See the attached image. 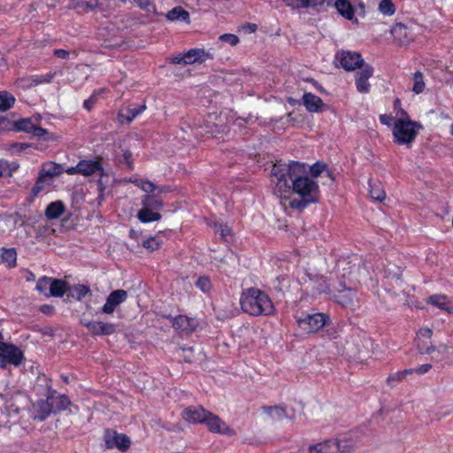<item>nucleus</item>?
<instances>
[{
  "label": "nucleus",
  "instance_id": "1",
  "mask_svg": "<svg viewBox=\"0 0 453 453\" xmlns=\"http://www.w3.org/2000/svg\"><path fill=\"white\" fill-rule=\"evenodd\" d=\"M305 165L298 162L275 164L272 174L276 178L274 193L286 207L303 209L319 200V184L308 176H303Z\"/></svg>",
  "mask_w": 453,
  "mask_h": 453
},
{
  "label": "nucleus",
  "instance_id": "2",
  "mask_svg": "<svg viewBox=\"0 0 453 453\" xmlns=\"http://www.w3.org/2000/svg\"><path fill=\"white\" fill-rule=\"evenodd\" d=\"M240 303L242 310L252 316H269L274 312V306L269 296L256 288L245 289Z\"/></svg>",
  "mask_w": 453,
  "mask_h": 453
},
{
  "label": "nucleus",
  "instance_id": "3",
  "mask_svg": "<svg viewBox=\"0 0 453 453\" xmlns=\"http://www.w3.org/2000/svg\"><path fill=\"white\" fill-rule=\"evenodd\" d=\"M422 125L411 120L408 113L402 110L394 124L393 135L399 145L410 147L418 135Z\"/></svg>",
  "mask_w": 453,
  "mask_h": 453
},
{
  "label": "nucleus",
  "instance_id": "4",
  "mask_svg": "<svg viewBox=\"0 0 453 453\" xmlns=\"http://www.w3.org/2000/svg\"><path fill=\"white\" fill-rule=\"evenodd\" d=\"M64 171L62 165L49 162L42 165L38 179L32 189L35 196H37L45 187L50 186L54 177L59 176Z\"/></svg>",
  "mask_w": 453,
  "mask_h": 453
},
{
  "label": "nucleus",
  "instance_id": "5",
  "mask_svg": "<svg viewBox=\"0 0 453 453\" xmlns=\"http://www.w3.org/2000/svg\"><path fill=\"white\" fill-rule=\"evenodd\" d=\"M328 319V316L323 313L305 314L297 319V323L302 330L309 334L324 327Z\"/></svg>",
  "mask_w": 453,
  "mask_h": 453
},
{
  "label": "nucleus",
  "instance_id": "6",
  "mask_svg": "<svg viewBox=\"0 0 453 453\" xmlns=\"http://www.w3.org/2000/svg\"><path fill=\"white\" fill-rule=\"evenodd\" d=\"M413 28V23H411L410 25L402 22L395 23L391 28V34L395 42L399 45L409 44L415 37Z\"/></svg>",
  "mask_w": 453,
  "mask_h": 453
},
{
  "label": "nucleus",
  "instance_id": "7",
  "mask_svg": "<svg viewBox=\"0 0 453 453\" xmlns=\"http://www.w3.org/2000/svg\"><path fill=\"white\" fill-rule=\"evenodd\" d=\"M22 358L23 354L17 347L6 343L0 344V367H5L6 363L19 365Z\"/></svg>",
  "mask_w": 453,
  "mask_h": 453
},
{
  "label": "nucleus",
  "instance_id": "8",
  "mask_svg": "<svg viewBox=\"0 0 453 453\" xmlns=\"http://www.w3.org/2000/svg\"><path fill=\"white\" fill-rule=\"evenodd\" d=\"M336 58L339 60L341 65L348 71L361 67L364 62L361 54L352 51L342 50L337 54Z\"/></svg>",
  "mask_w": 453,
  "mask_h": 453
},
{
  "label": "nucleus",
  "instance_id": "9",
  "mask_svg": "<svg viewBox=\"0 0 453 453\" xmlns=\"http://www.w3.org/2000/svg\"><path fill=\"white\" fill-rule=\"evenodd\" d=\"M341 288L334 295L335 301L343 307H353L357 303L356 290L340 284Z\"/></svg>",
  "mask_w": 453,
  "mask_h": 453
},
{
  "label": "nucleus",
  "instance_id": "10",
  "mask_svg": "<svg viewBox=\"0 0 453 453\" xmlns=\"http://www.w3.org/2000/svg\"><path fill=\"white\" fill-rule=\"evenodd\" d=\"M208 429L212 433L223 434H234V432L219 418V417L208 411L204 421Z\"/></svg>",
  "mask_w": 453,
  "mask_h": 453
},
{
  "label": "nucleus",
  "instance_id": "11",
  "mask_svg": "<svg viewBox=\"0 0 453 453\" xmlns=\"http://www.w3.org/2000/svg\"><path fill=\"white\" fill-rule=\"evenodd\" d=\"M127 298V292L124 289L112 291L107 297L106 303L102 308V311L106 314H111L116 307L125 302Z\"/></svg>",
  "mask_w": 453,
  "mask_h": 453
},
{
  "label": "nucleus",
  "instance_id": "12",
  "mask_svg": "<svg viewBox=\"0 0 453 453\" xmlns=\"http://www.w3.org/2000/svg\"><path fill=\"white\" fill-rule=\"evenodd\" d=\"M84 326L88 329L89 333L93 336L110 335L116 332V326L112 323L90 321L84 323Z\"/></svg>",
  "mask_w": 453,
  "mask_h": 453
},
{
  "label": "nucleus",
  "instance_id": "13",
  "mask_svg": "<svg viewBox=\"0 0 453 453\" xmlns=\"http://www.w3.org/2000/svg\"><path fill=\"white\" fill-rule=\"evenodd\" d=\"M207 413L202 406H189L183 410L182 418L189 423H203Z\"/></svg>",
  "mask_w": 453,
  "mask_h": 453
},
{
  "label": "nucleus",
  "instance_id": "14",
  "mask_svg": "<svg viewBox=\"0 0 453 453\" xmlns=\"http://www.w3.org/2000/svg\"><path fill=\"white\" fill-rule=\"evenodd\" d=\"M373 73V68L371 65H364L363 69L357 73L356 84L357 88L360 93H367L370 90V83L368 82L369 78Z\"/></svg>",
  "mask_w": 453,
  "mask_h": 453
},
{
  "label": "nucleus",
  "instance_id": "15",
  "mask_svg": "<svg viewBox=\"0 0 453 453\" xmlns=\"http://www.w3.org/2000/svg\"><path fill=\"white\" fill-rule=\"evenodd\" d=\"M303 104L310 112H322L326 109V105L322 99L311 93H304Z\"/></svg>",
  "mask_w": 453,
  "mask_h": 453
},
{
  "label": "nucleus",
  "instance_id": "16",
  "mask_svg": "<svg viewBox=\"0 0 453 453\" xmlns=\"http://www.w3.org/2000/svg\"><path fill=\"white\" fill-rule=\"evenodd\" d=\"M105 443L108 448L116 447L119 449L125 450L129 448L131 441L127 435L113 432L112 435L107 436Z\"/></svg>",
  "mask_w": 453,
  "mask_h": 453
},
{
  "label": "nucleus",
  "instance_id": "17",
  "mask_svg": "<svg viewBox=\"0 0 453 453\" xmlns=\"http://www.w3.org/2000/svg\"><path fill=\"white\" fill-rule=\"evenodd\" d=\"M185 58L188 60V64L191 65L196 62L203 63L206 59H212L213 55L209 52L205 51L203 49H191L185 53Z\"/></svg>",
  "mask_w": 453,
  "mask_h": 453
},
{
  "label": "nucleus",
  "instance_id": "18",
  "mask_svg": "<svg viewBox=\"0 0 453 453\" xmlns=\"http://www.w3.org/2000/svg\"><path fill=\"white\" fill-rule=\"evenodd\" d=\"M196 322L193 319H189L183 315L176 317L173 321V326L175 329L184 332L186 334L193 332L196 329Z\"/></svg>",
  "mask_w": 453,
  "mask_h": 453
},
{
  "label": "nucleus",
  "instance_id": "19",
  "mask_svg": "<svg viewBox=\"0 0 453 453\" xmlns=\"http://www.w3.org/2000/svg\"><path fill=\"white\" fill-rule=\"evenodd\" d=\"M76 169L77 173L85 176H89L96 173L102 174L103 172V168L96 161H81L77 165Z\"/></svg>",
  "mask_w": 453,
  "mask_h": 453
},
{
  "label": "nucleus",
  "instance_id": "20",
  "mask_svg": "<svg viewBox=\"0 0 453 453\" xmlns=\"http://www.w3.org/2000/svg\"><path fill=\"white\" fill-rule=\"evenodd\" d=\"M52 404L49 398L47 400H40L35 405L36 413L34 418L39 421H43L47 417L53 412Z\"/></svg>",
  "mask_w": 453,
  "mask_h": 453
},
{
  "label": "nucleus",
  "instance_id": "21",
  "mask_svg": "<svg viewBox=\"0 0 453 453\" xmlns=\"http://www.w3.org/2000/svg\"><path fill=\"white\" fill-rule=\"evenodd\" d=\"M334 441L326 440L322 442L310 445L308 453H335Z\"/></svg>",
  "mask_w": 453,
  "mask_h": 453
},
{
  "label": "nucleus",
  "instance_id": "22",
  "mask_svg": "<svg viewBox=\"0 0 453 453\" xmlns=\"http://www.w3.org/2000/svg\"><path fill=\"white\" fill-rule=\"evenodd\" d=\"M428 303H431L441 310L446 311L448 313L453 314V306H449V301L444 295H434L431 296L428 300Z\"/></svg>",
  "mask_w": 453,
  "mask_h": 453
},
{
  "label": "nucleus",
  "instance_id": "23",
  "mask_svg": "<svg viewBox=\"0 0 453 453\" xmlns=\"http://www.w3.org/2000/svg\"><path fill=\"white\" fill-rule=\"evenodd\" d=\"M334 6L342 17L349 20L354 19V9L349 0H336Z\"/></svg>",
  "mask_w": 453,
  "mask_h": 453
},
{
  "label": "nucleus",
  "instance_id": "24",
  "mask_svg": "<svg viewBox=\"0 0 453 453\" xmlns=\"http://www.w3.org/2000/svg\"><path fill=\"white\" fill-rule=\"evenodd\" d=\"M146 109V105L141 104L135 107H128L127 108V114L120 111L119 113V120L123 123H130L136 116H138L140 113H142Z\"/></svg>",
  "mask_w": 453,
  "mask_h": 453
},
{
  "label": "nucleus",
  "instance_id": "25",
  "mask_svg": "<svg viewBox=\"0 0 453 453\" xmlns=\"http://www.w3.org/2000/svg\"><path fill=\"white\" fill-rule=\"evenodd\" d=\"M67 291V283L62 280L54 279L50 282V293L46 296H63Z\"/></svg>",
  "mask_w": 453,
  "mask_h": 453
},
{
  "label": "nucleus",
  "instance_id": "26",
  "mask_svg": "<svg viewBox=\"0 0 453 453\" xmlns=\"http://www.w3.org/2000/svg\"><path fill=\"white\" fill-rule=\"evenodd\" d=\"M65 211V205L61 201H56L50 203L46 210L45 215L49 219H54L59 218Z\"/></svg>",
  "mask_w": 453,
  "mask_h": 453
},
{
  "label": "nucleus",
  "instance_id": "27",
  "mask_svg": "<svg viewBox=\"0 0 453 453\" xmlns=\"http://www.w3.org/2000/svg\"><path fill=\"white\" fill-rule=\"evenodd\" d=\"M166 19L171 21L183 20L189 22V13L185 11L181 6H177L166 13Z\"/></svg>",
  "mask_w": 453,
  "mask_h": 453
},
{
  "label": "nucleus",
  "instance_id": "28",
  "mask_svg": "<svg viewBox=\"0 0 453 453\" xmlns=\"http://www.w3.org/2000/svg\"><path fill=\"white\" fill-rule=\"evenodd\" d=\"M50 403L52 404L53 412L60 411L65 410L69 404L71 403L68 397L65 395L58 396H50L49 397Z\"/></svg>",
  "mask_w": 453,
  "mask_h": 453
},
{
  "label": "nucleus",
  "instance_id": "29",
  "mask_svg": "<svg viewBox=\"0 0 453 453\" xmlns=\"http://www.w3.org/2000/svg\"><path fill=\"white\" fill-rule=\"evenodd\" d=\"M335 453H351L355 449V443L349 439L334 440Z\"/></svg>",
  "mask_w": 453,
  "mask_h": 453
},
{
  "label": "nucleus",
  "instance_id": "30",
  "mask_svg": "<svg viewBox=\"0 0 453 453\" xmlns=\"http://www.w3.org/2000/svg\"><path fill=\"white\" fill-rule=\"evenodd\" d=\"M137 217L141 222L149 223L158 221L161 219V214L154 212L148 208H142L138 211Z\"/></svg>",
  "mask_w": 453,
  "mask_h": 453
},
{
  "label": "nucleus",
  "instance_id": "31",
  "mask_svg": "<svg viewBox=\"0 0 453 453\" xmlns=\"http://www.w3.org/2000/svg\"><path fill=\"white\" fill-rule=\"evenodd\" d=\"M157 195H146L142 201L144 208H148L150 210H158L163 206V203L161 200L157 199Z\"/></svg>",
  "mask_w": 453,
  "mask_h": 453
},
{
  "label": "nucleus",
  "instance_id": "32",
  "mask_svg": "<svg viewBox=\"0 0 453 453\" xmlns=\"http://www.w3.org/2000/svg\"><path fill=\"white\" fill-rule=\"evenodd\" d=\"M182 352L187 363H195L203 359V353L192 347L183 348Z\"/></svg>",
  "mask_w": 453,
  "mask_h": 453
},
{
  "label": "nucleus",
  "instance_id": "33",
  "mask_svg": "<svg viewBox=\"0 0 453 453\" xmlns=\"http://www.w3.org/2000/svg\"><path fill=\"white\" fill-rule=\"evenodd\" d=\"M310 173L311 177L316 178L319 176L321 173H326V176L329 178L331 182L334 181V176L333 173L326 168V165L316 163L310 167Z\"/></svg>",
  "mask_w": 453,
  "mask_h": 453
},
{
  "label": "nucleus",
  "instance_id": "34",
  "mask_svg": "<svg viewBox=\"0 0 453 453\" xmlns=\"http://www.w3.org/2000/svg\"><path fill=\"white\" fill-rule=\"evenodd\" d=\"M15 103V97L7 91H0V111L11 109Z\"/></svg>",
  "mask_w": 453,
  "mask_h": 453
},
{
  "label": "nucleus",
  "instance_id": "35",
  "mask_svg": "<svg viewBox=\"0 0 453 453\" xmlns=\"http://www.w3.org/2000/svg\"><path fill=\"white\" fill-rule=\"evenodd\" d=\"M370 196L372 199L382 202L386 198V193L380 182L370 183Z\"/></svg>",
  "mask_w": 453,
  "mask_h": 453
},
{
  "label": "nucleus",
  "instance_id": "36",
  "mask_svg": "<svg viewBox=\"0 0 453 453\" xmlns=\"http://www.w3.org/2000/svg\"><path fill=\"white\" fill-rule=\"evenodd\" d=\"M425 88V82L423 79V74L421 72L417 71L413 74V87L412 91L416 94L421 93Z\"/></svg>",
  "mask_w": 453,
  "mask_h": 453
},
{
  "label": "nucleus",
  "instance_id": "37",
  "mask_svg": "<svg viewBox=\"0 0 453 453\" xmlns=\"http://www.w3.org/2000/svg\"><path fill=\"white\" fill-rule=\"evenodd\" d=\"M35 124L32 123L30 119H20L14 122V127L17 131H23L31 133Z\"/></svg>",
  "mask_w": 453,
  "mask_h": 453
},
{
  "label": "nucleus",
  "instance_id": "38",
  "mask_svg": "<svg viewBox=\"0 0 453 453\" xmlns=\"http://www.w3.org/2000/svg\"><path fill=\"white\" fill-rule=\"evenodd\" d=\"M402 269L400 266L395 265H388L385 269V274L387 278H391L395 280H400L402 276Z\"/></svg>",
  "mask_w": 453,
  "mask_h": 453
},
{
  "label": "nucleus",
  "instance_id": "39",
  "mask_svg": "<svg viewBox=\"0 0 453 453\" xmlns=\"http://www.w3.org/2000/svg\"><path fill=\"white\" fill-rule=\"evenodd\" d=\"M2 259L7 264L8 266H13L16 264L17 254L15 250H5L2 253Z\"/></svg>",
  "mask_w": 453,
  "mask_h": 453
},
{
  "label": "nucleus",
  "instance_id": "40",
  "mask_svg": "<svg viewBox=\"0 0 453 453\" xmlns=\"http://www.w3.org/2000/svg\"><path fill=\"white\" fill-rule=\"evenodd\" d=\"M379 10L386 15H392L395 12V8L391 0H381L379 4Z\"/></svg>",
  "mask_w": 453,
  "mask_h": 453
},
{
  "label": "nucleus",
  "instance_id": "41",
  "mask_svg": "<svg viewBox=\"0 0 453 453\" xmlns=\"http://www.w3.org/2000/svg\"><path fill=\"white\" fill-rule=\"evenodd\" d=\"M134 2L141 9L144 10L148 13L157 14L156 7L150 0H135Z\"/></svg>",
  "mask_w": 453,
  "mask_h": 453
},
{
  "label": "nucleus",
  "instance_id": "42",
  "mask_svg": "<svg viewBox=\"0 0 453 453\" xmlns=\"http://www.w3.org/2000/svg\"><path fill=\"white\" fill-rule=\"evenodd\" d=\"M52 279L49 277H42L38 280L36 283V289L46 296V290L50 288Z\"/></svg>",
  "mask_w": 453,
  "mask_h": 453
},
{
  "label": "nucleus",
  "instance_id": "43",
  "mask_svg": "<svg viewBox=\"0 0 453 453\" xmlns=\"http://www.w3.org/2000/svg\"><path fill=\"white\" fill-rule=\"evenodd\" d=\"M31 133H33V134L37 137H41V136L47 134L48 136L45 138L46 141H50V140L56 139V136L53 134H50L46 129H44L41 127H37L35 125H34L33 130Z\"/></svg>",
  "mask_w": 453,
  "mask_h": 453
},
{
  "label": "nucleus",
  "instance_id": "44",
  "mask_svg": "<svg viewBox=\"0 0 453 453\" xmlns=\"http://www.w3.org/2000/svg\"><path fill=\"white\" fill-rule=\"evenodd\" d=\"M90 292V289L88 287L85 285H76L73 288V296L78 299L81 300L86 295H88Z\"/></svg>",
  "mask_w": 453,
  "mask_h": 453
},
{
  "label": "nucleus",
  "instance_id": "45",
  "mask_svg": "<svg viewBox=\"0 0 453 453\" xmlns=\"http://www.w3.org/2000/svg\"><path fill=\"white\" fill-rule=\"evenodd\" d=\"M196 286L203 291V292H209L211 289V280L208 277L202 276L199 277L196 280Z\"/></svg>",
  "mask_w": 453,
  "mask_h": 453
},
{
  "label": "nucleus",
  "instance_id": "46",
  "mask_svg": "<svg viewBox=\"0 0 453 453\" xmlns=\"http://www.w3.org/2000/svg\"><path fill=\"white\" fill-rule=\"evenodd\" d=\"M141 189H142L148 195H153L157 189V186L148 180H144L143 182L141 183Z\"/></svg>",
  "mask_w": 453,
  "mask_h": 453
},
{
  "label": "nucleus",
  "instance_id": "47",
  "mask_svg": "<svg viewBox=\"0 0 453 453\" xmlns=\"http://www.w3.org/2000/svg\"><path fill=\"white\" fill-rule=\"evenodd\" d=\"M78 4L94 10L101 6L100 0H77Z\"/></svg>",
  "mask_w": 453,
  "mask_h": 453
},
{
  "label": "nucleus",
  "instance_id": "48",
  "mask_svg": "<svg viewBox=\"0 0 453 453\" xmlns=\"http://www.w3.org/2000/svg\"><path fill=\"white\" fill-rule=\"evenodd\" d=\"M219 40L229 43L232 46H235L239 42V38L233 34H224L219 36Z\"/></svg>",
  "mask_w": 453,
  "mask_h": 453
},
{
  "label": "nucleus",
  "instance_id": "49",
  "mask_svg": "<svg viewBox=\"0 0 453 453\" xmlns=\"http://www.w3.org/2000/svg\"><path fill=\"white\" fill-rule=\"evenodd\" d=\"M268 414L273 418H278V419H280L284 415H285V411L284 409L280 408V407H269L268 408Z\"/></svg>",
  "mask_w": 453,
  "mask_h": 453
},
{
  "label": "nucleus",
  "instance_id": "50",
  "mask_svg": "<svg viewBox=\"0 0 453 453\" xmlns=\"http://www.w3.org/2000/svg\"><path fill=\"white\" fill-rule=\"evenodd\" d=\"M277 285H274V288H276L278 291L285 293L288 291V280L285 278L280 279L277 278L274 280Z\"/></svg>",
  "mask_w": 453,
  "mask_h": 453
},
{
  "label": "nucleus",
  "instance_id": "51",
  "mask_svg": "<svg viewBox=\"0 0 453 453\" xmlns=\"http://www.w3.org/2000/svg\"><path fill=\"white\" fill-rule=\"evenodd\" d=\"M433 335V329L430 327L420 328L417 333V342H420L421 338L430 339Z\"/></svg>",
  "mask_w": 453,
  "mask_h": 453
},
{
  "label": "nucleus",
  "instance_id": "52",
  "mask_svg": "<svg viewBox=\"0 0 453 453\" xmlns=\"http://www.w3.org/2000/svg\"><path fill=\"white\" fill-rule=\"evenodd\" d=\"M215 231L220 232V235L225 241H227V236L232 233V229L228 226L223 225H215Z\"/></svg>",
  "mask_w": 453,
  "mask_h": 453
},
{
  "label": "nucleus",
  "instance_id": "53",
  "mask_svg": "<svg viewBox=\"0 0 453 453\" xmlns=\"http://www.w3.org/2000/svg\"><path fill=\"white\" fill-rule=\"evenodd\" d=\"M143 247L153 251L159 247V242L156 241L155 238L151 237L143 242Z\"/></svg>",
  "mask_w": 453,
  "mask_h": 453
},
{
  "label": "nucleus",
  "instance_id": "54",
  "mask_svg": "<svg viewBox=\"0 0 453 453\" xmlns=\"http://www.w3.org/2000/svg\"><path fill=\"white\" fill-rule=\"evenodd\" d=\"M418 350L420 354H431L434 351L435 347L433 344L426 346L425 344H421V342L417 343Z\"/></svg>",
  "mask_w": 453,
  "mask_h": 453
},
{
  "label": "nucleus",
  "instance_id": "55",
  "mask_svg": "<svg viewBox=\"0 0 453 453\" xmlns=\"http://www.w3.org/2000/svg\"><path fill=\"white\" fill-rule=\"evenodd\" d=\"M287 5L292 8L301 9L305 8V0H283Z\"/></svg>",
  "mask_w": 453,
  "mask_h": 453
},
{
  "label": "nucleus",
  "instance_id": "56",
  "mask_svg": "<svg viewBox=\"0 0 453 453\" xmlns=\"http://www.w3.org/2000/svg\"><path fill=\"white\" fill-rule=\"evenodd\" d=\"M411 372H412L411 370H404V371L397 372V373L390 374L388 378V381L401 380L402 379H403L405 377V375L407 373H411Z\"/></svg>",
  "mask_w": 453,
  "mask_h": 453
},
{
  "label": "nucleus",
  "instance_id": "57",
  "mask_svg": "<svg viewBox=\"0 0 453 453\" xmlns=\"http://www.w3.org/2000/svg\"><path fill=\"white\" fill-rule=\"evenodd\" d=\"M31 145L29 143L25 142H14L10 145L11 150H16L18 152L23 151L24 150L29 148Z\"/></svg>",
  "mask_w": 453,
  "mask_h": 453
},
{
  "label": "nucleus",
  "instance_id": "58",
  "mask_svg": "<svg viewBox=\"0 0 453 453\" xmlns=\"http://www.w3.org/2000/svg\"><path fill=\"white\" fill-rule=\"evenodd\" d=\"M171 61L173 64H181L184 65H188V60L185 58V53L183 55H179V56L173 57L171 59Z\"/></svg>",
  "mask_w": 453,
  "mask_h": 453
},
{
  "label": "nucleus",
  "instance_id": "59",
  "mask_svg": "<svg viewBox=\"0 0 453 453\" xmlns=\"http://www.w3.org/2000/svg\"><path fill=\"white\" fill-rule=\"evenodd\" d=\"M325 0H305V8L322 5Z\"/></svg>",
  "mask_w": 453,
  "mask_h": 453
},
{
  "label": "nucleus",
  "instance_id": "60",
  "mask_svg": "<svg viewBox=\"0 0 453 453\" xmlns=\"http://www.w3.org/2000/svg\"><path fill=\"white\" fill-rule=\"evenodd\" d=\"M96 96H91L89 97L88 99L85 100L84 101V107L88 110V111H90L93 107V105L96 104Z\"/></svg>",
  "mask_w": 453,
  "mask_h": 453
},
{
  "label": "nucleus",
  "instance_id": "61",
  "mask_svg": "<svg viewBox=\"0 0 453 453\" xmlns=\"http://www.w3.org/2000/svg\"><path fill=\"white\" fill-rule=\"evenodd\" d=\"M54 55L59 58H66L69 56V52L65 50L58 49L54 50Z\"/></svg>",
  "mask_w": 453,
  "mask_h": 453
},
{
  "label": "nucleus",
  "instance_id": "62",
  "mask_svg": "<svg viewBox=\"0 0 453 453\" xmlns=\"http://www.w3.org/2000/svg\"><path fill=\"white\" fill-rule=\"evenodd\" d=\"M243 28L249 33H254L257 29V26L254 23H247L243 26Z\"/></svg>",
  "mask_w": 453,
  "mask_h": 453
},
{
  "label": "nucleus",
  "instance_id": "63",
  "mask_svg": "<svg viewBox=\"0 0 453 453\" xmlns=\"http://www.w3.org/2000/svg\"><path fill=\"white\" fill-rule=\"evenodd\" d=\"M432 365L430 364H425V365H420L417 370L416 372L419 374L421 373H425L426 372H428L430 369H431Z\"/></svg>",
  "mask_w": 453,
  "mask_h": 453
},
{
  "label": "nucleus",
  "instance_id": "64",
  "mask_svg": "<svg viewBox=\"0 0 453 453\" xmlns=\"http://www.w3.org/2000/svg\"><path fill=\"white\" fill-rule=\"evenodd\" d=\"M380 120L383 125L390 126L392 119L386 114H382L380 116Z\"/></svg>",
  "mask_w": 453,
  "mask_h": 453
}]
</instances>
